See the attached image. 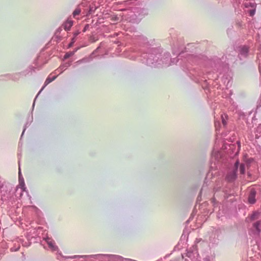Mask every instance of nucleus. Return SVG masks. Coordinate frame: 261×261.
Wrapping results in <instances>:
<instances>
[{"instance_id": "f257e3e1", "label": "nucleus", "mask_w": 261, "mask_h": 261, "mask_svg": "<svg viewBox=\"0 0 261 261\" xmlns=\"http://www.w3.org/2000/svg\"><path fill=\"white\" fill-rule=\"evenodd\" d=\"M222 136L224 137V140L222 142V146L220 150L216 148V142L212 152V163L221 162L225 160H228V158L235 159L238 155L241 147L240 142L237 141L233 143L236 139L237 135L234 131L227 133H223Z\"/></svg>"}, {"instance_id": "f03ea898", "label": "nucleus", "mask_w": 261, "mask_h": 261, "mask_svg": "<svg viewBox=\"0 0 261 261\" xmlns=\"http://www.w3.org/2000/svg\"><path fill=\"white\" fill-rule=\"evenodd\" d=\"M227 69V64L223 62L221 59L215 57L206 61L205 71L199 70L195 73V75L198 76L201 81H206L205 75L208 80H215L219 77V74Z\"/></svg>"}, {"instance_id": "7ed1b4c3", "label": "nucleus", "mask_w": 261, "mask_h": 261, "mask_svg": "<svg viewBox=\"0 0 261 261\" xmlns=\"http://www.w3.org/2000/svg\"><path fill=\"white\" fill-rule=\"evenodd\" d=\"M156 49H150L149 53H143L142 58L144 60H146V64L151 67H158L159 65H161V61H159V58L161 57L160 54H156ZM145 62V61H143Z\"/></svg>"}, {"instance_id": "20e7f679", "label": "nucleus", "mask_w": 261, "mask_h": 261, "mask_svg": "<svg viewBox=\"0 0 261 261\" xmlns=\"http://www.w3.org/2000/svg\"><path fill=\"white\" fill-rule=\"evenodd\" d=\"M41 230V228L40 227H38L37 228H32L28 229L27 235V240L22 241V245L24 247L29 246L31 244V240L33 239L36 240V241H34V242H37L38 241L37 238L39 237Z\"/></svg>"}, {"instance_id": "39448f33", "label": "nucleus", "mask_w": 261, "mask_h": 261, "mask_svg": "<svg viewBox=\"0 0 261 261\" xmlns=\"http://www.w3.org/2000/svg\"><path fill=\"white\" fill-rule=\"evenodd\" d=\"M93 258L97 261H121L123 258L117 255L98 254L89 255V258Z\"/></svg>"}, {"instance_id": "423d86ee", "label": "nucleus", "mask_w": 261, "mask_h": 261, "mask_svg": "<svg viewBox=\"0 0 261 261\" xmlns=\"http://www.w3.org/2000/svg\"><path fill=\"white\" fill-rule=\"evenodd\" d=\"M238 168L239 164H233L231 169L228 172L225 178L228 182H233L236 180L237 177Z\"/></svg>"}, {"instance_id": "0eeeda50", "label": "nucleus", "mask_w": 261, "mask_h": 261, "mask_svg": "<svg viewBox=\"0 0 261 261\" xmlns=\"http://www.w3.org/2000/svg\"><path fill=\"white\" fill-rule=\"evenodd\" d=\"M15 199V196L10 192H6V193L2 194L1 199L3 202H6L9 205H11Z\"/></svg>"}, {"instance_id": "6e6552de", "label": "nucleus", "mask_w": 261, "mask_h": 261, "mask_svg": "<svg viewBox=\"0 0 261 261\" xmlns=\"http://www.w3.org/2000/svg\"><path fill=\"white\" fill-rule=\"evenodd\" d=\"M220 233L221 232L219 229H214L210 236V242L213 244H217L218 243L219 237Z\"/></svg>"}, {"instance_id": "1a4fd4ad", "label": "nucleus", "mask_w": 261, "mask_h": 261, "mask_svg": "<svg viewBox=\"0 0 261 261\" xmlns=\"http://www.w3.org/2000/svg\"><path fill=\"white\" fill-rule=\"evenodd\" d=\"M169 53H166L164 54L163 60H160V63L162 61L161 64L168 66L177 62L178 60L176 59H173V60L171 59Z\"/></svg>"}, {"instance_id": "9d476101", "label": "nucleus", "mask_w": 261, "mask_h": 261, "mask_svg": "<svg viewBox=\"0 0 261 261\" xmlns=\"http://www.w3.org/2000/svg\"><path fill=\"white\" fill-rule=\"evenodd\" d=\"M249 50V47L247 45H241L239 47V56L241 60L247 58Z\"/></svg>"}, {"instance_id": "9b49d317", "label": "nucleus", "mask_w": 261, "mask_h": 261, "mask_svg": "<svg viewBox=\"0 0 261 261\" xmlns=\"http://www.w3.org/2000/svg\"><path fill=\"white\" fill-rule=\"evenodd\" d=\"M252 232L255 235H259L261 232V220H257L252 224Z\"/></svg>"}, {"instance_id": "f8f14e48", "label": "nucleus", "mask_w": 261, "mask_h": 261, "mask_svg": "<svg viewBox=\"0 0 261 261\" xmlns=\"http://www.w3.org/2000/svg\"><path fill=\"white\" fill-rule=\"evenodd\" d=\"M44 241L47 244L49 249L52 251L57 250L58 247L56 245L55 241L52 239L47 237L44 239Z\"/></svg>"}, {"instance_id": "ddd939ff", "label": "nucleus", "mask_w": 261, "mask_h": 261, "mask_svg": "<svg viewBox=\"0 0 261 261\" xmlns=\"http://www.w3.org/2000/svg\"><path fill=\"white\" fill-rule=\"evenodd\" d=\"M137 41L140 45L147 47L150 45L149 42L147 38L143 35H138L137 38Z\"/></svg>"}, {"instance_id": "4468645a", "label": "nucleus", "mask_w": 261, "mask_h": 261, "mask_svg": "<svg viewBox=\"0 0 261 261\" xmlns=\"http://www.w3.org/2000/svg\"><path fill=\"white\" fill-rule=\"evenodd\" d=\"M256 194V192L255 190V189H251V190L250 191V192H249V194L248 195V202L249 203L252 204H254L255 203V202H256V199H255Z\"/></svg>"}, {"instance_id": "2eb2a0df", "label": "nucleus", "mask_w": 261, "mask_h": 261, "mask_svg": "<svg viewBox=\"0 0 261 261\" xmlns=\"http://www.w3.org/2000/svg\"><path fill=\"white\" fill-rule=\"evenodd\" d=\"M22 241H24L22 238H18L16 239V240L15 241V243H14V247H12L11 248V250L12 251H17L19 248H20V244H22Z\"/></svg>"}, {"instance_id": "dca6fc26", "label": "nucleus", "mask_w": 261, "mask_h": 261, "mask_svg": "<svg viewBox=\"0 0 261 261\" xmlns=\"http://www.w3.org/2000/svg\"><path fill=\"white\" fill-rule=\"evenodd\" d=\"M72 25L73 21L68 19L63 24V27L65 30L69 31Z\"/></svg>"}, {"instance_id": "f3484780", "label": "nucleus", "mask_w": 261, "mask_h": 261, "mask_svg": "<svg viewBox=\"0 0 261 261\" xmlns=\"http://www.w3.org/2000/svg\"><path fill=\"white\" fill-rule=\"evenodd\" d=\"M71 65V62H68L65 63L62 65H61L59 68L57 69L58 71L60 72V73H62L64 70L66 69L68 67H69Z\"/></svg>"}, {"instance_id": "a211bd4d", "label": "nucleus", "mask_w": 261, "mask_h": 261, "mask_svg": "<svg viewBox=\"0 0 261 261\" xmlns=\"http://www.w3.org/2000/svg\"><path fill=\"white\" fill-rule=\"evenodd\" d=\"M20 74L21 73H16L14 74H9L8 75V76L9 79H11L14 81H17L20 78Z\"/></svg>"}, {"instance_id": "6ab92c4d", "label": "nucleus", "mask_w": 261, "mask_h": 261, "mask_svg": "<svg viewBox=\"0 0 261 261\" xmlns=\"http://www.w3.org/2000/svg\"><path fill=\"white\" fill-rule=\"evenodd\" d=\"M19 172H18V175H19V181L20 183V185L21 186H24V182L23 178L22 177V176L21 173V170H20V164H19Z\"/></svg>"}, {"instance_id": "aec40b11", "label": "nucleus", "mask_w": 261, "mask_h": 261, "mask_svg": "<svg viewBox=\"0 0 261 261\" xmlns=\"http://www.w3.org/2000/svg\"><path fill=\"white\" fill-rule=\"evenodd\" d=\"M81 9L79 6L77 7L72 13V15L74 18H76L77 16L79 15L81 13Z\"/></svg>"}, {"instance_id": "412c9836", "label": "nucleus", "mask_w": 261, "mask_h": 261, "mask_svg": "<svg viewBox=\"0 0 261 261\" xmlns=\"http://www.w3.org/2000/svg\"><path fill=\"white\" fill-rule=\"evenodd\" d=\"M222 123L224 127H225L227 125V116L225 114L221 115Z\"/></svg>"}, {"instance_id": "4be33fe9", "label": "nucleus", "mask_w": 261, "mask_h": 261, "mask_svg": "<svg viewBox=\"0 0 261 261\" xmlns=\"http://www.w3.org/2000/svg\"><path fill=\"white\" fill-rule=\"evenodd\" d=\"M67 258H71V259L80 258H89V255H73V256H68Z\"/></svg>"}, {"instance_id": "5701e85b", "label": "nucleus", "mask_w": 261, "mask_h": 261, "mask_svg": "<svg viewBox=\"0 0 261 261\" xmlns=\"http://www.w3.org/2000/svg\"><path fill=\"white\" fill-rule=\"evenodd\" d=\"M76 50H77V49H76L74 51H69V52L66 53L64 56V59H67L69 58V57L72 56L74 54Z\"/></svg>"}, {"instance_id": "b1692460", "label": "nucleus", "mask_w": 261, "mask_h": 261, "mask_svg": "<svg viewBox=\"0 0 261 261\" xmlns=\"http://www.w3.org/2000/svg\"><path fill=\"white\" fill-rule=\"evenodd\" d=\"M90 60L91 59L90 58H83L82 60H80L77 61V62H76L75 63V64H76V65H77L82 63L88 62L90 61Z\"/></svg>"}, {"instance_id": "393cba45", "label": "nucleus", "mask_w": 261, "mask_h": 261, "mask_svg": "<svg viewBox=\"0 0 261 261\" xmlns=\"http://www.w3.org/2000/svg\"><path fill=\"white\" fill-rule=\"evenodd\" d=\"M244 5L246 8L251 7V8H252L256 7V4L252 2H246Z\"/></svg>"}, {"instance_id": "a878e982", "label": "nucleus", "mask_w": 261, "mask_h": 261, "mask_svg": "<svg viewBox=\"0 0 261 261\" xmlns=\"http://www.w3.org/2000/svg\"><path fill=\"white\" fill-rule=\"evenodd\" d=\"M256 132L259 134H261V124L257 127ZM255 138L259 140V142L261 140V135L258 136V135H256Z\"/></svg>"}, {"instance_id": "bb28decb", "label": "nucleus", "mask_w": 261, "mask_h": 261, "mask_svg": "<svg viewBox=\"0 0 261 261\" xmlns=\"http://www.w3.org/2000/svg\"><path fill=\"white\" fill-rule=\"evenodd\" d=\"M56 78V76H53L52 77H48L45 82V85H47V84H48L49 83H50V82H53L54 80H55Z\"/></svg>"}, {"instance_id": "cd10ccee", "label": "nucleus", "mask_w": 261, "mask_h": 261, "mask_svg": "<svg viewBox=\"0 0 261 261\" xmlns=\"http://www.w3.org/2000/svg\"><path fill=\"white\" fill-rule=\"evenodd\" d=\"M258 213L256 212H253L251 215L250 216V220L251 221H253L255 219H256L257 218V216H258Z\"/></svg>"}, {"instance_id": "c85d7f7f", "label": "nucleus", "mask_w": 261, "mask_h": 261, "mask_svg": "<svg viewBox=\"0 0 261 261\" xmlns=\"http://www.w3.org/2000/svg\"><path fill=\"white\" fill-rule=\"evenodd\" d=\"M239 165H240L239 167L240 173L243 174L245 173V164H239Z\"/></svg>"}, {"instance_id": "c756f323", "label": "nucleus", "mask_w": 261, "mask_h": 261, "mask_svg": "<svg viewBox=\"0 0 261 261\" xmlns=\"http://www.w3.org/2000/svg\"><path fill=\"white\" fill-rule=\"evenodd\" d=\"M220 126V121L216 120L215 121V126L216 130L217 133H218V132L219 131Z\"/></svg>"}, {"instance_id": "7c9ffc66", "label": "nucleus", "mask_w": 261, "mask_h": 261, "mask_svg": "<svg viewBox=\"0 0 261 261\" xmlns=\"http://www.w3.org/2000/svg\"><path fill=\"white\" fill-rule=\"evenodd\" d=\"M35 68L33 66H30L29 67H28V68H27V69L23 71V73H25V72H27V73H28V72H32L33 71H35Z\"/></svg>"}, {"instance_id": "2f4dec72", "label": "nucleus", "mask_w": 261, "mask_h": 261, "mask_svg": "<svg viewBox=\"0 0 261 261\" xmlns=\"http://www.w3.org/2000/svg\"><path fill=\"white\" fill-rule=\"evenodd\" d=\"M255 11H256V7L251 8V9H250L248 11L249 15L250 16H253L255 14Z\"/></svg>"}, {"instance_id": "473e14b6", "label": "nucleus", "mask_w": 261, "mask_h": 261, "mask_svg": "<svg viewBox=\"0 0 261 261\" xmlns=\"http://www.w3.org/2000/svg\"><path fill=\"white\" fill-rule=\"evenodd\" d=\"M89 27H90V25L89 24H86L85 25V27L83 29V32H85L87 30L89 29Z\"/></svg>"}, {"instance_id": "72a5a7b5", "label": "nucleus", "mask_w": 261, "mask_h": 261, "mask_svg": "<svg viewBox=\"0 0 261 261\" xmlns=\"http://www.w3.org/2000/svg\"><path fill=\"white\" fill-rule=\"evenodd\" d=\"M29 208L30 211H33V210L37 211L38 210V209L36 207L33 206H29Z\"/></svg>"}, {"instance_id": "f704fd0d", "label": "nucleus", "mask_w": 261, "mask_h": 261, "mask_svg": "<svg viewBox=\"0 0 261 261\" xmlns=\"http://www.w3.org/2000/svg\"><path fill=\"white\" fill-rule=\"evenodd\" d=\"M212 203H213V205L214 206V207L216 208V204H217L216 202V200L215 198H213L212 199Z\"/></svg>"}, {"instance_id": "c9c22d12", "label": "nucleus", "mask_w": 261, "mask_h": 261, "mask_svg": "<svg viewBox=\"0 0 261 261\" xmlns=\"http://www.w3.org/2000/svg\"><path fill=\"white\" fill-rule=\"evenodd\" d=\"M173 53L174 54H176V55L178 54L179 55L180 54V53H179V50H176L175 48H173Z\"/></svg>"}, {"instance_id": "e433bc0d", "label": "nucleus", "mask_w": 261, "mask_h": 261, "mask_svg": "<svg viewBox=\"0 0 261 261\" xmlns=\"http://www.w3.org/2000/svg\"><path fill=\"white\" fill-rule=\"evenodd\" d=\"M80 34V32L79 31H76L73 34V38H74V40H75V38Z\"/></svg>"}, {"instance_id": "4c0bfd02", "label": "nucleus", "mask_w": 261, "mask_h": 261, "mask_svg": "<svg viewBox=\"0 0 261 261\" xmlns=\"http://www.w3.org/2000/svg\"><path fill=\"white\" fill-rule=\"evenodd\" d=\"M112 19H113V20L114 21H118L119 20V17L117 16H114V17H113Z\"/></svg>"}, {"instance_id": "58836bf2", "label": "nucleus", "mask_w": 261, "mask_h": 261, "mask_svg": "<svg viewBox=\"0 0 261 261\" xmlns=\"http://www.w3.org/2000/svg\"><path fill=\"white\" fill-rule=\"evenodd\" d=\"M259 69L260 73L261 74V61L260 59H259Z\"/></svg>"}, {"instance_id": "ea45409f", "label": "nucleus", "mask_w": 261, "mask_h": 261, "mask_svg": "<svg viewBox=\"0 0 261 261\" xmlns=\"http://www.w3.org/2000/svg\"><path fill=\"white\" fill-rule=\"evenodd\" d=\"M217 140H218V139H216V142H215V143H216V142L217 143H216V148H218V150H220V148H219V146L218 145V143H217ZM215 144H216V143L215 144L214 146H215Z\"/></svg>"}, {"instance_id": "a19ab883", "label": "nucleus", "mask_w": 261, "mask_h": 261, "mask_svg": "<svg viewBox=\"0 0 261 261\" xmlns=\"http://www.w3.org/2000/svg\"><path fill=\"white\" fill-rule=\"evenodd\" d=\"M75 42V40H74V38H72V42L69 44V47L71 46L72 45V44Z\"/></svg>"}, {"instance_id": "79ce46f5", "label": "nucleus", "mask_w": 261, "mask_h": 261, "mask_svg": "<svg viewBox=\"0 0 261 261\" xmlns=\"http://www.w3.org/2000/svg\"><path fill=\"white\" fill-rule=\"evenodd\" d=\"M25 129H26V128H25V127L24 128V129H23V131H22V134H21V138H22V136H23V134H24V132H25Z\"/></svg>"}, {"instance_id": "37998d69", "label": "nucleus", "mask_w": 261, "mask_h": 261, "mask_svg": "<svg viewBox=\"0 0 261 261\" xmlns=\"http://www.w3.org/2000/svg\"><path fill=\"white\" fill-rule=\"evenodd\" d=\"M233 163H236V164H238V163H240V162H239V160L238 159H237Z\"/></svg>"}, {"instance_id": "c03bdc74", "label": "nucleus", "mask_w": 261, "mask_h": 261, "mask_svg": "<svg viewBox=\"0 0 261 261\" xmlns=\"http://www.w3.org/2000/svg\"><path fill=\"white\" fill-rule=\"evenodd\" d=\"M43 90V88H42L40 91H39V93H38V95H37V96L36 97V98L37 97L38 95L40 94V93L41 92V91Z\"/></svg>"}, {"instance_id": "a18cd8bd", "label": "nucleus", "mask_w": 261, "mask_h": 261, "mask_svg": "<svg viewBox=\"0 0 261 261\" xmlns=\"http://www.w3.org/2000/svg\"><path fill=\"white\" fill-rule=\"evenodd\" d=\"M244 161L245 162V163H246V164L250 163V162H251V161L247 162V161L245 160V159L244 160Z\"/></svg>"}, {"instance_id": "49530a36", "label": "nucleus", "mask_w": 261, "mask_h": 261, "mask_svg": "<svg viewBox=\"0 0 261 261\" xmlns=\"http://www.w3.org/2000/svg\"><path fill=\"white\" fill-rule=\"evenodd\" d=\"M92 11V8H90V12H91V11Z\"/></svg>"}, {"instance_id": "de8ad7c7", "label": "nucleus", "mask_w": 261, "mask_h": 261, "mask_svg": "<svg viewBox=\"0 0 261 261\" xmlns=\"http://www.w3.org/2000/svg\"><path fill=\"white\" fill-rule=\"evenodd\" d=\"M199 196L197 197V200H199Z\"/></svg>"}]
</instances>
